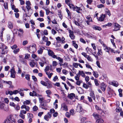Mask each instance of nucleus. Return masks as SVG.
<instances>
[{
	"label": "nucleus",
	"mask_w": 123,
	"mask_h": 123,
	"mask_svg": "<svg viewBox=\"0 0 123 123\" xmlns=\"http://www.w3.org/2000/svg\"><path fill=\"white\" fill-rule=\"evenodd\" d=\"M21 109H25V110H21L19 115V117L22 119H24L25 118V115L24 114H25L26 113V111H29L30 108L29 107L25 105H23L21 107Z\"/></svg>",
	"instance_id": "f257e3e1"
},
{
	"label": "nucleus",
	"mask_w": 123,
	"mask_h": 123,
	"mask_svg": "<svg viewBox=\"0 0 123 123\" xmlns=\"http://www.w3.org/2000/svg\"><path fill=\"white\" fill-rule=\"evenodd\" d=\"M15 120L12 116H9L3 123H15Z\"/></svg>",
	"instance_id": "f03ea898"
},
{
	"label": "nucleus",
	"mask_w": 123,
	"mask_h": 123,
	"mask_svg": "<svg viewBox=\"0 0 123 123\" xmlns=\"http://www.w3.org/2000/svg\"><path fill=\"white\" fill-rule=\"evenodd\" d=\"M85 36L89 38L92 39H96V36L93 35L89 32L86 33Z\"/></svg>",
	"instance_id": "7ed1b4c3"
},
{
	"label": "nucleus",
	"mask_w": 123,
	"mask_h": 123,
	"mask_svg": "<svg viewBox=\"0 0 123 123\" xmlns=\"http://www.w3.org/2000/svg\"><path fill=\"white\" fill-rule=\"evenodd\" d=\"M61 110L62 111H68L67 106L64 103H63L61 104Z\"/></svg>",
	"instance_id": "20e7f679"
},
{
	"label": "nucleus",
	"mask_w": 123,
	"mask_h": 123,
	"mask_svg": "<svg viewBox=\"0 0 123 123\" xmlns=\"http://www.w3.org/2000/svg\"><path fill=\"white\" fill-rule=\"evenodd\" d=\"M10 72L11 74V77L12 78H15L16 72L15 71L14 68V67H12V68L11 69Z\"/></svg>",
	"instance_id": "39448f33"
},
{
	"label": "nucleus",
	"mask_w": 123,
	"mask_h": 123,
	"mask_svg": "<svg viewBox=\"0 0 123 123\" xmlns=\"http://www.w3.org/2000/svg\"><path fill=\"white\" fill-rule=\"evenodd\" d=\"M36 49L35 46L32 45L30 46L29 49V51L30 53H34L36 51Z\"/></svg>",
	"instance_id": "423d86ee"
},
{
	"label": "nucleus",
	"mask_w": 123,
	"mask_h": 123,
	"mask_svg": "<svg viewBox=\"0 0 123 123\" xmlns=\"http://www.w3.org/2000/svg\"><path fill=\"white\" fill-rule=\"evenodd\" d=\"M114 29L113 30L114 31H116L119 30V28L120 27V26L118 24L115 23H114Z\"/></svg>",
	"instance_id": "0eeeda50"
},
{
	"label": "nucleus",
	"mask_w": 123,
	"mask_h": 123,
	"mask_svg": "<svg viewBox=\"0 0 123 123\" xmlns=\"http://www.w3.org/2000/svg\"><path fill=\"white\" fill-rule=\"evenodd\" d=\"M48 55L52 57L53 58H54V56H56V55H54V53L50 49L48 50Z\"/></svg>",
	"instance_id": "6e6552de"
},
{
	"label": "nucleus",
	"mask_w": 123,
	"mask_h": 123,
	"mask_svg": "<svg viewBox=\"0 0 123 123\" xmlns=\"http://www.w3.org/2000/svg\"><path fill=\"white\" fill-rule=\"evenodd\" d=\"M69 36L71 38L72 40L74 39L75 36L74 34L73 31L71 30H69Z\"/></svg>",
	"instance_id": "1a4fd4ad"
},
{
	"label": "nucleus",
	"mask_w": 123,
	"mask_h": 123,
	"mask_svg": "<svg viewBox=\"0 0 123 123\" xmlns=\"http://www.w3.org/2000/svg\"><path fill=\"white\" fill-rule=\"evenodd\" d=\"M95 108L96 110L98 111V113L99 114H101L102 115V114H104V113L103 111L101 110L100 108L98 107L97 105H95Z\"/></svg>",
	"instance_id": "9d476101"
},
{
	"label": "nucleus",
	"mask_w": 123,
	"mask_h": 123,
	"mask_svg": "<svg viewBox=\"0 0 123 123\" xmlns=\"http://www.w3.org/2000/svg\"><path fill=\"white\" fill-rule=\"evenodd\" d=\"M40 106L42 109H45V110H46L47 109L46 105V104L43 103L41 104Z\"/></svg>",
	"instance_id": "9b49d317"
},
{
	"label": "nucleus",
	"mask_w": 123,
	"mask_h": 123,
	"mask_svg": "<svg viewBox=\"0 0 123 123\" xmlns=\"http://www.w3.org/2000/svg\"><path fill=\"white\" fill-rule=\"evenodd\" d=\"M92 28L94 30H97L99 31L101 30V28L100 27L95 25H93L92 26Z\"/></svg>",
	"instance_id": "f8f14e48"
},
{
	"label": "nucleus",
	"mask_w": 123,
	"mask_h": 123,
	"mask_svg": "<svg viewBox=\"0 0 123 123\" xmlns=\"http://www.w3.org/2000/svg\"><path fill=\"white\" fill-rule=\"evenodd\" d=\"M110 84L116 87H117L118 86V82L115 81L110 82Z\"/></svg>",
	"instance_id": "ddd939ff"
},
{
	"label": "nucleus",
	"mask_w": 123,
	"mask_h": 123,
	"mask_svg": "<svg viewBox=\"0 0 123 123\" xmlns=\"http://www.w3.org/2000/svg\"><path fill=\"white\" fill-rule=\"evenodd\" d=\"M106 86L103 83H102L101 85V88L102 91H104L106 89Z\"/></svg>",
	"instance_id": "4468645a"
},
{
	"label": "nucleus",
	"mask_w": 123,
	"mask_h": 123,
	"mask_svg": "<svg viewBox=\"0 0 123 123\" xmlns=\"http://www.w3.org/2000/svg\"><path fill=\"white\" fill-rule=\"evenodd\" d=\"M106 16L105 14H102L101 16L99 18V20L101 21H103L105 17Z\"/></svg>",
	"instance_id": "2eb2a0df"
},
{
	"label": "nucleus",
	"mask_w": 123,
	"mask_h": 123,
	"mask_svg": "<svg viewBox=\"0 0 123 123\" xmlns=\"http://www.w3.org/2000/svg\"><path fill=\"white\" fill-rule=\"evenodd\" d=\"M80 10H81L80 8L77 6H75L73 9L74 10L76 11L77 12L79 13H80Z\"/></svg>",
	"instance_id": "dca6fc26"
},
{
	"label": "nucleus",
	"mask_w": 123,
	"mask_h": 123,
	"mask_svg": "<svg viewBox=\"0 0 123 123\" xmlns=\"http://www.w3.org/2000/svg\"><path fill=\"white\" fill-rule=\"evenodd\" d=\"M82 109L81 105L80 104H79L77 107L76 110L77 112H79Z\"/></svg>",
	"instance_id": "f3484780"
},
{
	"label": "nucleus",
	"mask_w": 123,
	"mask_h": 123,
	"mask_svg": "<svg viewBox=\"0 0 123 123\" xmlns=\"http://www.w3.org/2000/svg\"><path fill=\"white\" fill-rule=\"evenodd\" d=\"M7 48V47L4 44L0 43V49H6Z\"/></svg>",
	"instance_id": "a211bd4d"
},
{
	"label": "nucleus",
	"mask_w": 123,
	"mask_h": 123,
	"mask_svg": "<svg viewBox=\"0 0 123 123\" xmlns=\"http://www.w3.org/2000/svg\"><path fill=\"white\" fill-rule=\"evenodd\" d=\"M54 58H56L59 60L60 63H62L63 62V59L62 58H61L60 57H58L56 55L54 56Z\"/></svg>",
	"instance_id": "6ab92c4d"
},
{
	"label": "nucleus",
	"mask_w": 123,
	"mask_h": 123,
	"mask_svg": "<svg viewBox=\"0 0 123 123\" xmlns=\"http://www.w3.org/2000/svg\"><path fill=\"white\" fill-rule=\"evenodd\" d=\"M30 65L32 68H33L34 66L36 64L37 65V63H35L34 61H32L30 62L29 63Z\"/></svg>",
	"instance_id": "aec40b11"
},
{
	"label": "nucleus",
	"mask_w": 123,
	"mask_h": 123,
	"mask_svg": "<svg viewBox=\"0 0 123 123\" xmlns=\"http://www.w3.org/2000/svg\"><path fill=\"white\" fill-rule=\"evenodd\" d=\"M8 26L10 29H12L13 26V24L12 22L9 21L8 22Z\"/></svg>",
	"instance_id": "412c9836"
},
{
	"label": "nucleus",
	"mask_w": 123,
	"mask_h": 123,
	"mask_svg": "<svg viewBox=\"0 0 123 123\" xmlns=\"http://www.w3.org/2000/svg\"><path fill=\"white\" fill-rule=\"evenodd\" d=\"M75 96V94L73 93H70L69 95L68 96L69 98L71 100L74 99V98Z\"/></svg>",
	"instance_id": "4be33fe9"
},
{
	"label": "nucleus",
	"mask_w": 123,
	"mask_h": 123,
	"mask_svg": "<svg viewBox=\"0 0 123 123\" xmlns=\"http://www.w3.org/2000/svg\"><path fill=\"white\" fill-rule=\"evenodd\" d=\"M105 13L106 14L108 15L109 16H110L111 15L110 12V10L107 8H106L105 9Z\"/></svg>",
	"instance_id": "5701e85b"
},
{
	"label": "nucleus",
	"mask_w": 123,
	"mask_h": 123,
	"mask_svg": "<svg viewBox=\"0 0 123 123\" xmlns=\"http://www.w3.org/2000/svg\"><path fill=\"white\" fill-rule=\"evenodd\" d=\"M93 116L96 119H97L98 118H99L100 117V116L98 114H97L95 112L93 114Z\"/></svg>",
	"instance_id": "b1692460"
},
{
	"label": "nucleus",
	"mask_w": 123,
	"mask_h": 123,
	"mask_svg": "<svg viewBox=\"0 0 123 123\" xmlns=\"http://www.w3.org/2000/svg\"><path fill=\"white\" fill-rule=\"evenodd\" d=\"M5 106V105L3 103L0 102V109H4L5 110V109H4Z\"/></svg>",
	"instance_id": "393cba45"
},
{
	"label": "nucleus",
	"mask_w": 123,
	"mask_h": 123,
	"mask_svg": "<svg viewBox=\"0 0 123 123\" xmlns=\"http://www.w3.org/2000/svg\"><path fill=\"white\" fill-rule=\"evenodd\" d=\"M37 93L34 91H33L32 92H30V95L32 96H36L37 94Z\"/></svg>",
	"instance_id": "a878e982"
},
{
	"label": "nucleus",
	"mask_w": 123,
	"mask_h": 123,
	"mask_svg": "<svg viewBox=\"0 0 123 123\" xmlns=\"http://www.w3.org/2000/svg\"><path fill=\"white\" fill-rule=\"evenodd\" d=\"M19 31L18 35L20 37L21 36V35L23 33V29H20L18 30Z\"/></svg>",
	"instance_id": "bb28decb"
},
{
	"label": "nucleus",
	"mask_w": 123,
	"mask_h": 123,
	"mask_svg": "<svg viewBox=\"0 0 123 123\" xmlns=\"http://www.w3.org/2000/svg\"><path fill=\"white\" fill-rule=\"evenodd\" d=\"M104 47V49L106 52H108L109 54H110V48H108L107 47L105 46Z\"/></svg>",
	"instance_id": "cd10ccee"
},
{
	"label": "nucleus",
	"mask_w": 123,
	"mask_h": 123,
	"mask_svg": "<svg viewBox=\"0 0 123 123\" xmlns=\"http://www.w3.org/2000/svg\"><path fill=\"white\" fill-rule=\"evenodd\" d=\"M104 121L103 119H101L98 118L96 120V123H102Z\"/></svg>",
	"instance_id": "c85d7f7f"
},
{
	"label": "nucleus",
	"mask_w": 123,
	"mask_h": 123,
	"mask_svg": "<svg viewBox=\"0 0 123 123\" xmlns=\"http://www.w3.org/2000/svg\"><path fill=\"white\" fill-rule=\"evenodd\" d=\"M48 80L49 82L48 83V85L47 86V88L48 89H49L50 88H51L52 87V86L51 83L49 80Z\"/></svg>",
	"instance_id": "c756f323"
},
{
	"label": "nucleus",
	"mask_w": 123,
	"mask_h": 123,
	"mask_svg": "<svg viewBox=\"0 0 123 123\" xmlns=\"http://www.w3.org/2000/svg\"><path fill=\"white\" fill-rule=\"evenodd\" d=\"M90 96L92 97L94 100H95V97L94 96V94L93 92H91L90 94Z\"/></svg>",
	"instance_id": "7c9ffc66"
},
{
	"label": "nucleus",
	"mask_w": 123,
	"mask_h": 123,
	"mask_svg": "<svg viewBox=\"0 0 123 123\" xmlns=\"http://www.w3.org/2000/svg\"><path fill=\"white\" fill-rule=\"evenodd\" d=\"M72 42L73 44V45L74 47L76 49H77L78 48V46L77 44L76 43V41H73Z\"/></svg>",
	"instance_id": "2f4dec72"
},
{
	"label": "nucleus",
	"mask_w": 123,
	"mask_h": 123,
	"mask_svg": "<svg viewBox=\"0 0 123 123\" xmlns=\"http://www.w3.org/2000/svg\"><path fill=\"white\" fill-rule=\"evenodd\" d=\"M79 74H80L83 77H85V74L83 71H79Z\"/></svg>",
	"instance_id": "473e14b6"
},
{
	"label": "nucleus",
	"mask_w": 123,
	"mask_h": 123,
	"mask_svg": "<svg viewBox=\"0 0 123 123\" xmlns=\"http://www.w3.org/2000/svg\"><path fill=\"white\" fill-rule=\"evenodd\" d=\"M46 73L48 75V77L49 79H50L51 78L52 76L53 75V74L52 73L49 74L48 72H46Z\"/></svg>",
	"instance_id": "72a5a7b5"
},
{
	"label": "nucleus",
	"mask_w": 123,
	"mask_h": 123,
	"mask_svg": "<svg viewBox=\"0 0 123 123\" xmlns=\"http://www.w3.org/2000/svg\"><path fill=\"white\" fill-rule=\"evenodd\" d=\"M98 51L97 53V54L99 56L100 55H103V53L102 51V50L101 49H98Z\"/></svg>",
	"instance_id": "f704fd0d"
},
{
	"label": "nucleus",
	"mask_w": 123,
	"mask_h": 123,
	"mask_svg": "<svg viewBox=\"0 0 123 123\" xmlns=\"http://www.w3.org/2000/svg\"><path fill=\"white\" fill-rule=\"evenodd\" d=\"M6 83L7 84H9V87L11 88L12 87V82L11 81H6Z\"/></svg>",
	"instance_id": "c9c22d12"
},
{
	"label": "nucleus",
	"mask_w": 123,
	"mask_h": 123,
	"mask_svg": "<svg viewBox=\"0 0 123 123\" xmlns=\"http://www.w3.org/2000/svg\"><path fill=\"white\" fill-rule=\"evenodd\" d=\"M19 48H17L14 49L13 51V52L15 54H17L19 52Z\"/></svg>",
	"instance_id": "e433bc0d"
},
{
	"label": "nucleus",
	"mask_w": 123,
	"mask_h": 123,
	"mask_svg": "<svg viewBox=\"0 0 123 123\" xmlns=\"http://www.w3.org/2000/svg\"><path fill=\"white\" fill-rule=\"evenodd\" d=\"M68 5L69 6L70 8H72L73 9L75 7L73 4L71 3H69L68 4Z\"/></svg>",
	"instance_id": "4c0bfd02"
},
{
	"label": "nucleus",
	"mask_w": 123,
	"mask_h": 123,
	"mask_svg": "<svg viewBox=\"0 0 123 123\" xmlns=\"http://www.w3.org/2000/svg\"><path fill=\"white\" fill-rule=\"evenodd\" d=\"M70 112L71 115H74L75 114L74 112V109L71 110L70 111Z\"/></svg>",
	"instance_id": "58836bf2"
},
{
	"label": "nucleus",
	"mask_w": 123,
	"mask_h": 123,
	"mask_svg": "<svg viewBox=\"0 0 123 123\" xmlns=\"http://www.w3.org/2000/svg\"><path fill=\"white\" fill-rule=\"evenodd\" d=\"M42 39L43 41L46 42L48 41V37L44 36L42 38Z\"/></svg>",
	"instance_id": "ea45409f"
},
{
	"label": "nucleus",
	"mask_w": 123,
	"mask_h": 123,
	"mask_svg": "<svg viewBox=\"0 0 123 123\" xmlns=\"http://www.w3.org/2000/svg\"><path fill=\"white\" fill-rule=\"evenodd\" d=\"M86 58H87V60L89 61L92 62L93 61L92 59L89 55H88Z\"/></svg>",
	"instance_id": "a19ab883"
},
{
	"label": "nucleus",
	"mask_w": 123,
	"mask_h": 123,
	"mask_svg": "<svg viewBox=\"0 0 123 123\" xmlns=\"http://www.w3.org/2000/svg\"><path fill=\"white\" fill-rule=\"evenodd\" d=\"M93 75L95 78H97L98 76V74L97 72L93 71Z\"/></svg>",
	"instance_id": "79ce46f5"
},
{
	"label": "nucleus",
	"mask_w": 123,
	"mask_h": 123,
	"mask_svg": "<svg viewBox=\"0 0 123 123\" xmlns=\"http://www.w3.org/2000/svg\"><path fill=\"white\" fill-rule=\"evenodd\" d=\"M40 83L43 86H47V84L44 81H41Z\"/></svg>",
	"instance_id": "37998d69"
},
{
	"label": "nucleus",
	"mask_w": 123,
	"mask_h": 123,
	"mask_svg": "<svg viewBox=\"0 0 123 123\" xmlns=\"http://www.w3.org/2000/svg\"><path fill=\"white\" fill-rule=\"evenodd\" d=\"M71 115L70 113L68 112H66L65 114V116L68 118L70 117Z\"/></svg>",
	"instance_id": "c03bdc74"
},
{
	"label": "nucleus",
	"mask_w": 123,
	"mask_h": 123,
	"mask_svg": "<svg viewBox=\"0 0 123 123\" xmlns=\"http://www.w3.org/2000/svg\"><path fill=\"white\" fill-rule=\"evenodd\" d=\"M83 86L86 89H87L89 87L88 85L87 84L84 83L83 84Z\"/></svg>",
	"instance_id": "a18cd8bd"
},
{
	"label": "nucleus",
	"mask_w": 123,
	"mask_h": 123,
	"mask_svg": "<svg viewBox=\"0 0 123 123\" xmlns=\"http://www.w3.org/2000/svg\"><path fill=\"white\" fill-rule=\"evenodd\" d=\"M43 52V49L41 48L40 49L37 51V52L39 54H42Z\"/></svg>",
	"instance_id": "49530a36"
},
{
	"label": "nucleus",
	"mask_w": 123,
	"mask_h": 123,
	"mask_svg": "<svg viewBox=\"0 0 123 123\" xmlns=\"http://www.w3.org/2000/svg\"><path fill=\"white\" fill-rule=\"evenodd\" d=\"M79 64L77 63L74 62L73 64V66L75 68H77L78 67Z\"/></svg>",
	"instance_id": "de8ad7c7"
},
{
	"label": "nucleus",
	"mask_w": 123,
	"mask_h": 123,
	"mask_svg": "<svg viewBox=\"0 0 123 123\" xmlns=\"http://www.w3.org/2000/svg\"><path fill=\"white\" fill-rule=\"evenodd\" d=\"M30 75L28 74H27L25 75V78L27 80H30Z\"/></svg>",
	"instance_id": "09e8293b"
},
{
	"label": "nucleus",
	"mask_w": 123,
	"mask_h": 123,
	"mask_svg": "<svg viewBox=\"0 0 123 123\" xmlns=\"http://www.w3.org/2000/svg\"><path fill=\"white\" fill-rule=\"evenodd\" d=\"M38 98L40 103L41 104L42 103L44 99V98H43L39 97Z\"/></svg>",
	"instance_id": "8fccbe9b"
},
{
	"label": "nucleus",
	"mask_w": 123,
	"mask_h": 123,
	"mask_svg": "<svg viewBox=\"0 0 123 123\" xmlns=\"http://www.w3.org/2000/svg\"><path fill=\"white\" fill-rule=\"evenodd\" d=\"M46 92L48 95H50L51 93V91L49 90H46Z\"/></svg>",
	"instance_id": "3c124183"
},
{
	"label": "nucleus",
	"mask_w": 123,
	"mask_h": 123,
	"mask_svg": "<svg viewBox=\"0 0 123 123\" xmlns=\"http://www.w3.org/2000/svg\"><path fill=\"white\" fill-rule=\"evenodd\" d=\"M56 39L57 41L59 43L61 42V39L60 37H58L56 38Z\"/></svg>",
	"instance_id": "603ef678"
},
{
	"label": "nucleus",
	"mask_w": 123,
	"mask_h": 123,
	"mask_svg": "<svg viewBox=\"0 0 123 123\" xmlns=\"http://www.w3.org/2000/svg\"><path fill=\"white\" fill-rule=\"evenodd\" d=\"M95 43H92L91 45L93 49L95 50L96 49V47L95 45Z\"/></svg>",
	"instance_id": "864d4df0"
},
{
	"label": "nucleus",
	"mask_w": 123,
	"mask_h": 123,
	"mask_svg": "<svg viewBox=\"0 0 123 123\" xmlns=\"http://www.w3.org/2000/svg\"><path fill=\"white\" fill-rule=\"evenodd\" d=\"M44 12L42 10H41L40 12V15L41 17H43L44 16Z\"/></svg>",
	"instance_id": "5fc2aeb1"
},
{
	"label": "nucleus",
	"mask_w": 123,
	"mask_h": 123,
	"mask_svg": "<svg viewBox=\"0 0 123 123\" xmlns=\"http://www.w3.org/2000/svg\"><path fill=\"white\" fill-rule=\"evenodd\" d=\"M66 10L68 13V16H71V13L69 10L67 8H66Z\"/></svg>",
	"instance_id": "6e6d98bb"
},
{
	"label": "nucleus",
	"mask_w": 123,
	"mask_h": 123,
	"mask_svg": "<svg viewBox=\"0 0 123 123\" xmlns=\"http://www.w3.org/2000/svg\"><path fill=\"white\" fill-rule=\"evenodd\" d=\"M93 0H86V2L88 4L91 5L93 1Z\"/></svg>",
	"instance_id": "4d7b16f0"
},
{
	"label": "nucleus",
	"mask_w": 123,
	"mask_h": 123,
	"mask_svg": "<svg viewBox=\"0 0 123 123\" xmlns=\"http://www.w3.org/2000/svg\"><path fill=\"white\" fill-rule=\"evenodd\" d=\"M4 6L5 9H8V3L7 2L4 3Z\"/></svg>",
	"instance_id": "13d9d810"
},
{
	"label": "nucleus",
	"mask_w": 123,
	"mask_h": 123,
	"mask_svg": "<svg viewBox=\"0 0 123 123\" xmlns=\"http://www.w3.org/2000/svg\"><path fill=\"white\" fill-rule=\"evenodd\" d=\"M44 9L46 11V14L48 15L50 12V11L49 10V9H48L44 8Z\"/></svg>",
	"instance_id": "bf43d9fd"
},
{
	"label": "nucleus",
	"mask_w": 123,
	"mask_h": 123,
	"mask_svg": "<svg viewBox=\"0 0 123 123\" xmlns=\"http://www.w3.org/2000/svg\"><path fill=\"white\" fill-rule=\"evenodd\" d=\"M17 48V46L15 44L12 46L11 47V49H16V48Z\"/></svg>",
	"instance_id": "052dcab7"
},
{
	"label": "nucleus",
	"mask_w": 123,
	"mask_h": 123,
	"mask_svg": "<svg viewBox=\"0 0 123 123\" xmlns=\"http://www.w3.org/2000/svg\"><path fill=\"white\" fill-rule=\"evenodd\" d=\"M86 18L88 20V21L90 22L92 21V18L88 16H87L86 17Z\"/></svg>",
	"instance_id": "680f3d73"
},
{
	"label": "nucleus",
	"mask_w": 123,
	"mask_h": 123,
	"mask_svg": "<svg viewBox=\"0 0 123 123\" xmlns=\"http://www.w3.org/2000/svg\"><path fill=\"white\" fill-rule=\"evenodd\" d=\"M97 7L98 8H101L102 7H104V5L101 4L100 5H97Z\"/></svg>",
	"instance_id": "e2e57ef3"
},
{
	"label": "nucleus",
	"mask_w": 123,
	"mask_h": 123,
	"mask_svg": "<svg viewBox=\"0 0 123 123\" xmlns=\"http://www.w3.org/2000/svg\"><path fill=\"white\" fill-rule=\"evenodd\" d=\"M94 82L95 85L96 86H98L99 85V84L98 83V80L96 79L94 80Z\"/></svg>",
	"instance_id": "0e129e2a"
},
{
	"label": "nucleus",
	"mask_w": 123,
	"mask_h": 123,
	"mask_svg": "<svg viewBox=\"0 0 123 123\" xmlns=\"http://www.w3.org/2000/svg\"><path fill=\"white\" fill-rule=\"evenodd\" d=\"M33 110L34 111H36L38 109L37 107L36 106H35L33 108Z\"/></svg>",
	"instance_id": "69168bd1"
},
{
	"label": "nucleus",
	"mask_w": 123,
	"mask_h": 123,
	"mask_svg": "<svg viewBox=\"0 0 123 123\" xmlns=\"http://www.w3.org/2000/svg\"><path fill=\"white\" fill-rule=\"evenodd\" d=\"M53 65L54 66H55L58 64L57 63L56 61H53Z\"/></svg>",
	"instance_id": "338daca9"
},
{
	"label": "nucleus",
	"mask_w": 123,
	"mask_h": 123,
	"mask_svg": "<svg viewBox=\"0 0 123 123\" xmlns=\"http://www.w3.org/2000/svg\"><path fill=\"white\" fill-rule=\"evenodd\" d=\"M49 116H47V115H45L44 117V119L48 121L49 120Z\"/></svg>",
	"instance_id": "774afa93"
}]
</instances>
